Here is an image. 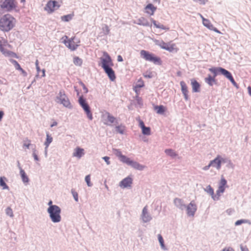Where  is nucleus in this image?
<instances>
[{"label": "nucleus", "instance_id": "10", "mask_svg": "<svg viewBox=\"0 0 251 251\" xmlns=\"http://www.w3.org/2000/svg\"><path fill=\"white\" fill-rule=\"evenodd\" d=\"M16 4L14 0H4L1 4L2 9H5L7 11H11L15 9Z\"/></svg>", "mask_w": 251, "mask_h": 251}, {"label": "nucleus", "instance_id": "25", "mask_svg": "<svg viewBox=\"0 0 251 251\" xmlns=\"http://www.w3.org/2000/svg\"><path fill=\"white\" fill-rule=\"evenodd\" d=\"M137 25L145 26H151L149 21L144 17H141L137 20V22L136 23Z\"/></svg>", "mask_w": 251, "mask_h": 251}, {"label": "nucleus", "instance_id": "49", "mask_svg": "<svg viewBox=\"0 0 251 251\" xmlns=\"http://www.w3.org/2000/svg\"><path fill=\"white\" fill-rule=\"evenodd\" d=\"M32 151H33L32 155L34 157V160L36 161H39V158L37 155V151H36V149L32 148Z\"/></svg>", "mask_w": 251, "mask_h": 251}, {"label": "nucleus", "instance_id": "1", "mask_svg": "<svg viewBox=\"0 0 251 251\" xmlns=\"http://www.w3.org/2000/svg\"><path fill=\"white\" fill-rule=\"evenodd\" d=\"M208 70L213 74V75L208 74L207 77L204 78L205 82L209 86H212L214 84H217V80L216 77L219 75H223L228 79L234 86L238 88V85L235 81L231 73L226 69L221 67H213L209 68Z\"/></svg>", "mask_w": 251, "mask_h": 251}, {"label": "nucleus", "instance_id": "12", "mask_svg": "<svg viewBox=\"0 0 251 251\" xmlns=\"http://www.w3.org/2000/svg\"><path fill=\"white\" fill-rule=\"evenodd\" d=\"M155 44L159 46L161 49H164L169 52H172L174 50V45L169 46L168 43H165L163 41L156 40Z\"/></svg>", "mask_w": 251, "mask_h": 251}, {"label": "nucleus", "instance_id": "61", "mask_svg": "<svg viewBox=\"0 0 251 251\" xmlns=\"http://www.w3.org/2000/svg\"><path fill=\"white\" fill-rule=\"evenodd\" d=\"M48 205L49 206V207H50L51 206H58L57 205L52 204V201L50 200L48 202Z\"/></svg>", "mask_w": 251, "mask_h": 251}, {"label": "nucleus", "instance_id": "24", "mask_svg": "<svg viewBox=\"0 0 251 251\" xmlns=\"http://www.w3.org/2000/svg\"><path fill=\"white\" fill-rule=\"evenodd\" d=\"M84 154V150L80 147H77L73 153V156L80 158Z\"/></svg>", "mask_w": 251, "mask_h": 251}, {"label": "nucleus", "instance_id": "23", "mask_svg": "<svg viewBox=\"0 0 251 251\" xmlns=\"http://www.w3.org/2000/svg\"><path fill=\"white\" fill-rule=\"evenodd\" d=\"M57 102L62 104L64 107H66L69 109H71L73 107L70 101V100L67 96H66V98H64V99H62V100H61L60 101H57Z\"/></svg>", "mask_w": 251, "mask_h": 251}, {"label": "nucleus", "instance_id": "18", "mask_svg": "<svg viewBox=\"0 0 251 251\" xmlns=\"http://www.w3.org/2000/svg\"><path fill=\"white\" fill-rule=\"evenodd\" d=\"M113 151L115 155L119 157L120 161L124 163H126L129 157L123 155L121 151L119 149H114Z\"/></svg>", "mask_w": 251, "mask_h": 251}, {"label": "nucleus", "instance_id": "63", "mask_svg": "<svg viewBox=\"0 0 251 251\" xmlns=\"http://www.w3.org/2000/svg\"><path fill=\"white\" fill-rule=\"evenodd\" d=\"M212 166L211 165H210V163H209V164L207 166H204L203 168V170H204V171H206V170H208L210 167Z\"/></svg>", "mask_w": 251, "mask_h": 251}, {"label": "nucleus", "instance_id": "43", "mask_svg": "<svg viewBox=\"0 0 251 251\" xmlns=\"http://www.w3.org/2000/svg\"><path fill=\"white\" fill-rule=\"evenodd\" d=\"M27 141L28 142L27 143H26V142H25L24 143V144H23L24 147H25L27 149H29V147H31L32 149V148H36L35 145L30 144V140L27 139Z\"/></svg>", "mask_w": 251, "mask_h": 251}, {"label": "nucleus", "instance_id": "19", "mask_svg": "<svg viewBox=\"0 0 251 251\" xmlns=\"http://www.w3.org/2000/svg\"><path fill=\"white\" fill-rule=\"evenodd\" d=\"M180 85L181 86V92L184 96V99L185 100H188L189 99V96L187 86L185 82L183 81H180Z\"/></svg>", "mask_w": 251, "mask_h": 251}, {"label": "nucleus", "instance_id": "56", "mask_svg": "<svg viewBox=\"0 0 251 251\" xmlns=\"http://www.w3.org/2000/svg\"><path fill=\"white\" fill-rule=\"evenodd\" d=\"M221 251H234V250L232 248L229 247L224 248Z\"/></svg>", "mask_w": 251, "mask_h": 251}, {"label": "nucleus", "instance_id": "44", "mask_svg": "<svg viewBox=\"0 0 251 251\" xmlns=\"http://www.w3.org/2000/svg\"><path fill=\"white\" fill-rule=\"evenodd\" d=\"M145 86L144 81L141 78L138 80L137 83L135 85L136 89H140Z\"/></svg>", "mask_w": 251, "mask_h": 251}, {"label": "nucleus", "instance_id": "32", "mask_svg": "<svg viewBox=\"0 0 251 251\" xmlns=\"http://www.w3.org/2000/svg\"><path fill=\"white\" fill-rule=\"evenodd\" d=\"M73 62L76 66H81L83 61L82 59L78 56H75L73 58Z\"/></svg>", "mask_w": 251, "mask_h": 251}, {"label": "nucleus", "instance_id": "58", "mask_svg": "<svg viewBox=\"0 0 251 251\" xmlns=\"http://www.w3.org/2000/svg\"><path fill=\"white\" fill-rule=\"evenodd\" d=\"M151 21L153 23V25H154V26H155L156 28H157V26H159L160 25V24H157V22L152 18H151Z\"/></svg>", "mask_w": 251, "mask_h": 251}, {"label": "nucleus", "instance_id": "22", "mask_svg": "<svg viewBox=\"0 0 251 251\" xmlns=\"http://www.w3.org/2000/svg\"><path fill=\"white\" fill-rule=\"evenodd\" d=\"M204 191L211 196L213 200L218 201L219 200V196L214 195V189L210 185L207 186L206 187L204 188Z\"/></svg>", "mask_w": 251, "mask_h": 251}, {"label": "nucleus", "instance_id": "48", "mask_svg": "<svg viewBox=\"0 0 251 251\" xmlns=\"http://www.w3.org/2000/svg\"><path fill=\"white\" fill-rule=\"evenodd\" d=\"M72 194L74 198V200L75 201L77 202L78 201V197L77 193L74 189L71 190Z\"/></svg>", "mask_w": 251, "mask_h": 251}, {"label": "nucleus", "instance_id": "15", "mask_svg": "<svg viewBox=\"0 0 251 251\" xmlns=\"http://www.w3.org/2000/svg\"><path fill=\"white\" fill-rule=\"evenodd\" d=\"M174 203L175 205L179 209L183 210L186 208V205L184 201L180 198H176L174 199Z\"/></svg>", "mask_w": 251, "mask_h": 251}, {"label": "nucleus", "instance_id": "46", "mask_svg": "<svg viewBox=\"0 0 251 251\" xmlns=\"http://www.w3.org/2000/svg\"><path fill=\"white\" fill-rule=\"evenodd\" d=\"M5 212L6 215L10 217H13L14 216L13 210L10 207L6 208L5 209Z\"/></svg>", "mask_w": 251, "mask_h": 251}, {"label": "nucleus", "instance_id": "33", "mask_svg": "<svg viewBox=\"0 0 251 251\" xmlns=\"http://www.w3.org/2000/svg\"><path fill=\"white\" fill-rule=\"evenodd\" d=\"M67 95L65 94V91L63 90H61L59 91L57 96L56 97V101H60L62 100V99H64V98H66Z\"/></svg>", "mask_w": 251, "mask_h": 251}, {"label": "nucleus", "instance_id": "42", "mask_svg": "<svg viewBox=\"0 0 251 251\" xmlns=\"http://www.w3.org/2000/svg\"><path fill=\"white\" fill-rule=\"evenodd\" d=\"M219 159L221 161V165L222 164V163H228L229 164H232L231 160L227 157H222L220 155Z\"/></svg>", "mask_w": 251, "mask_h": 251}, {"label": "nucleus", "instance_id": "62", "mask_svg": "<svg viewBox=\"0 0 251 251\" xmlns=\"http://www.w3.org/2000/svg\"><path fill=\"white\" fill-rule=\"evenodd\" d=\"M117 61L118 62H122L123 61V58L121 55H119L117 56Z\"/></svg>", "mask_w": 251, "mask_h": 251}, {"label": "nucleus", "instance_id": "40", "mask_svg": "<svg viewBox=\"0 0 251 251\" xmlns=\"http://www.w3.org/2000/svg\"><path fill=\"white\" fill-rule=\"evenodd\" d=\"M10 62L14 66L15 69L17 70L20 71L22 70V68L19 63L15 60L11 59Z\"/></svg>", "mask_w": 251, "mask_h": 251}, {"label": "nucleus", "instance_id": "6", "mask_svg": "<svg viewBox=\"0 0 251 251\" xmlns=\"http://www.w3.org/2000/svg\"><path fill=\"white\" fill-rule=\"evenodd\" d=\"M78 102L84 110L88 119L90 120H92L93 119L92 112L91 111V107L88 104L86 99L84 98L82 95H81L78 98Z\"/></svg>", "mask_w": 251, "mask_h": 251}, {"label": "nucleus", "instance_id": "5", "mask_svg": "<svg viewBox=\"0 0 251 251\" xmlns=\"http://www.w3.org/2000/svg\"><path fill=\"white\" fill-rule=\"evenodd\" d=\"M140 55L146 60L153 62L155 65H161L162 64V62L159 57L148 51L141 50Z\"/></svg>", "mask_w": 251, "mask_h": 251}, {"label": "nucleus", "instance_id": "11", "mask_svg": "<svg viewBox=\"0 0 251 251\" xmlns=\"http://www.w3.org/2000/svg\"><path fill=\"white\" fill-rule=\"evenodd\" d=\"M187 214L189 216L193 217L197 211V207L194 201H191L188 205H186Z\"/></svg>", "mask_w": 251, "mask_h": 251}, {"label": "nucleus", "instance_id": "52", "mask_svg": "<svg viewBox=\"0 0 251 251\" xmlns=\"http://www.w3.org/2000/svg\"><path fill=\"white\" fill-rule=\"evenodd\" d=\"M145 78H151L153 77L152 73L151 72H146L143 74Z\"/></svg>", "mask_w": 251, "mask_h": 251}, {"label": "nucleus", "instance_id": "31", "mask_svg": "<svg viewBox=\"0 0 251 251\" xmlns=\"http://www.w3.org/2000/svg\"><path fill=\"white\" fill-rule=\"evenodd\" d=\"M202 23L204 26L207 27L208 29H212L214 26L211 24L209 20L202 18Z\"/></svg>", "mask_w": 251, "mask_h": 251}, {"label": "nucleus", "instance_id": "21", "mask_svg": "<svg viewBox=\"0 0 251 251\" xmlns=\"http://www.w3.org/2000/svg\"><path fill=\"white\" fill-rule=\"evenodd\" d=\"M191 83L193 92L197 93L200 91L201 85L195 79H191Z\"/></svg>", "mask_w": 251, "mask_h": 251}, {"label": "nucleus", "instance_id": "51", "mask_svg": "<svg viewBox=\"0 0 251 251\" xmlns=\"http://www.w3.org/2000/svg\"><path fill=\"white\" fill-rule=\"evenodd\" d=\"M79 84L80 86H81L83 88V90L84 91V93H87L88 92V88L86 87V86H85V85L84 84V83L81 81H80L79 82Z\"/></svg>", "mask_w": 251, "mask_h": 251}, {"label": "nucleus", "instance_id": "35", "mask_svg": "<svg viewBox=\"0 0 251 251\" xmlns=\"http://www.w3.org/2000/svg\"><path fill=\"white\" fill-rule=\"evenodd\" d=\"M73 14H70L62 16L61 19L62 21L68 22L73 19Z\"/></svg>", "mask_w": 251, "mask_h": 251}, {"label": "nucleus", "instance_id": "17", "mask_svg": "<svg viewBox=\"0 0 251 251\" xmlns=\"http://www.w3.org/2000/svg\"><path fill=\"white\" fill-rule=\"evenodd\" d=\"M145 12L150 15V16H152L154 15V12L157 9V7L154 6L152 3H148L145 7Z\"/></svg>", "mask_w": 251, "mask_h": 251}, {"label": "nucleus", "instance_id": "4", "mask_svg": "<svg viewBox=\"0 0 251 251\" xmlns=\"http://www.w3.org/2000/svg\"><path fill=\"white\" fill-rule=\"evenodd\" d=\"M50 218L54 223H59L61 220V209L59 206H51L47 209Z\"/></svg>", "mask_w": 251, "mask_h": 251}, {"label": "nucleus", "instance_id": "20", "mask_svg": "<svg viewBox=\"0 0 251 251\" xmlns=\"http://www.w3.org/2000/svg\"><path fill=\"white\" fill-rule=\"evenodd\" d=\"M220 155H218L217 157L213 160L210 161V165L213 167H215L217 170L221 169V161L219 159Z\"/></svg>", "mask_w": 251, "mask_h": 251}, {"label": "nucleus", "instance_id": "47", "mask_svg": "<svg viewBox=\"0 0 251 251\" xmlns=\"http://www.w3.org/2000/svg\"><path fill=\"white\" fill-rule=\"evenodd\" d=\"M85 181L87 183V185L89 187H91L93 185V184L91 182V178L90 176L87 175L85 177Z\"/></svg>", "mask_w": 251, "mask_h": 251}, {"label": "nucleus", "instance_id": "60", "mask_svg": "<svg viewBox=\"0 0 251 251\" xmlns=\"http://www.w3.org/2000/svg\"><path fill=\"white\" fill-rule=\"evenodd\" d=\"M240 249L241 251H249L248 249L245 246L244 247L243 245H240Z\"/></svg>", "mask_w": 251, "mask_h": 251}, {"label": "nucleus", "instance_id": "3", "mask_svg": "<svg viewBox=\"0 0 251 251\" xmlns=\"http://www.w3.org/2000/svg\"><path fill=\"white\" fill-rule=\"evenodd\" d=\"M16 19L10 14L4 15L0 19V29L3 32H8L15 25Z\"/></svg>", "mask_w": 251, "mask_h": 251}, {"label": "nucleus", "instance_id": "34", "mask_svg": "<svg viewBox=\"0 0 251 251\" xmlns=\"http://www.w3.org/2000/svg\"><path fill=\"white\" fill-rule=\"evenodd\" d=\"M135 100L136 101V103L135 104V106L138 105L140 108L142 107L143 106V101L141 97H140L138 95H136L135 97Z\"/></svg>", "mask_w": 251, "mask_h": 251}, {"label": "nucleus", "instance_id": "50", "mask_svg": "<svg viewBox=\"0 0 251 251\" xmlns=\"http://www.w3.org/2000/svg\"><path fill=\"white\" fill-rule=\"evenodd\" d=\"M115 129L117 132L120 133L121 134H123L124 133V129H122L121 126H116Z\"/></svg>", "mask_w": 251, "mask_h": 251}, {"label": "nucleus", "instance_id": "57", "mask_svg": "<svg viewBox=\"0 0 251 251\" xmlns=\"http://www.w3.org/2000/svg\"><path fill=\"white\" fill-rule=\"evenodd\" d=\"M139 125L141 129H142L143 127H144L145 126L144 122L143 121H142L141 120H139Z\"/></svg>", "mask_w": 251, "mask_h": 251}, {"label": "nucleus", "instance_id": "14", "mask_svg": "<svg viewBox=\"0 0 251 251\" xmlns=\"http://www.w3.org/2000/svg\"><path fill=\"white\" fill-rule=\"evenodd\" d=\"M141 217L144 223H148L152 219L151 215L148 213L147 206H145L143 208Z\"/></svg>", "mask_w": 251, "mask_h": 251}, {"label": "nucleus", "instance_id": "27", "mask_svg": "<svg viewBox=\"0 0 251 251\" xmlns=\"http://www.w3.org/2000/svg\"><path fill=\"white\" fill-rule=\"evenodd\" d=\"M154 109L156 111V113L159 114H163L166 111L165 107L162 105L155 106Z\"/></svg>", "mask_w": 251, "mask_h": 251}, {"label": "nucleus", "instance_id": "59", "mask_svg": "<svg viewBox=\"0 0 251 251\" xmlns=\"http://www.w3.org/2000/svg\"><path fill=\"white\" fill-rule=\"evenodd\" d=\"M219 191H220L221 193H224L225 190V186H219L218 189Z\"/></svg>", "mask_w": 251, "mask_h": 251}, {"label": "nucleus", "instance_id": "2", "mask_svg": "<svg viewBox=\"0 0 251 251\" xmlns=\"http://www.w3.org/2000/svg\"><path fill=\"white\" fill-rule=\"evenodd\" d=\"M103 56L105 57H101L100 58L101 63L100 64H99V65L103 69L109 79L113 81L115 80L116 76L115 72L112 68L114 66L112 59L106 52H104Z\"/></svg>", "mask_w": 251, "mask_h": 251}, {"label": "nucleus", "instance_id": "39", "mask_svg": "<svg viewBox=\"0 0 251 251\" xmlns=\"http://www.w3.org/2000/svg\"><path fill=\"white\" fill-rule=\"evenodd\" d=\"M141 129L143 134L145 135H150L151 134V131L150 127L145 126Z\"/></svg>", "mask_w": 251, "mask_h": 251}, {"label": "nucleus", "instance_id": "13", "mask_svg": "<svg viewBox=\"0 0 251 251\" xmlns=\"http://www.w3.org/2000/svg\"><path fill=\"white\" fill-rule=\"evenodd\" d=\"M126 164L139 171H142L145 168V166L140 164L136 161L131 160L129 158H128Z\"/></svg>", "mask_w": 251, "mask_h": 251}, {"label": "nucleus", "instance_id": "54", "mask_svg": "<svg viewBox=\"0 0 251 251\" xmlns=\"http://www.w3.org/2000/svg\"><path fill=\"white\" fill-rule=\"evenodd\" d=\"M226 183H227L226 180L224 178H222L221 180L220 186H225V185L226 184Z\"/></svg>", "mask_w": 251, "mask_h": 251}, {"label": "nucleus", "instance_id": "28", "mask_svg": "<svg viewBox=\"0 0 251 251\" xmlns=\"http://www.w3.org/2000/svg\"><path fill=\"white\" fill-rule=\"evenodd\" d=\"M52 137L51 136V135L49 134V132H47L46 134V141L44 143V145L45 146H46V148H48L49 145L52 142Z\"/></svg>", "mask_w": 251, "mask_h": 251}, {"label": "nucleus", "instance_id": "16", "mask_svg": "<svg viewBox=\"0 0 251 251\" xmlns=\"http://www.w3.org/2000/svg\"><path fill=\"white\" fill-rule=\"evenodd\" d=\"M133 179L131 177L128 176L127 177L124 178L120 182V186L123 188H127L131 187Z\"/></svg>", "mask_w": 251, "mask_h": 251}, {"label": "nucleus", "instance_id": "7", "mask_svg": "<svg viewBox=\"0 0 251 251\" xmlns=\"http://www.w3.org/2000/svg\"><path fill=\"white\" fill-rule=\"evenodd\" d=\"M101 118L104 121L103 123L105 125L111 126L112 124H118L116 118L107 111L102 112Z\"/></svg>", "mask_w": 251, "mask_h": 251}, {"label": "nucleus", "instance_id": "53", "mask_svg": "<svg viewBox=\"0 0 251 251\" xmlns=\"http://www.w3.org/2000/svg\"><path fill=\"white\" fill-rule=\"evenodd\" d=\"M102 159L104 160V161L106 162L107 165H109L111 164V162L109 161V160H110L109 157H108L107 156H105L103 157Z\"/></svg>", "mask_w": 251, "mask_h": 251}, {"label": "nucleus", "instance_id": "29", "mask_svg": "<svg viewBox=\"0 0 251 251\" xmlns=\"http://www.w3.org/2000/svg\"><path fill=\"white\" fill-rule=\"evenodd\" d=\"M3 55L5 56L12 57L15 58H18V56L17 54L12 51L8 50L6 49L4 50V51L2 53Z\"/></svg>", "mask_w": 251, "mask_h": 251}, {"label": "nucleus", "instance_id": "30", "mask_svg": "<svg viewBox=\"0 0 251 251\" xmlns=\"http://www.w3.org/2000/svg\"><path fill=\"white\" fill-rule=\"evenodd\" d=\"M164 151L167 155L170 156L173 158H174L177 155V153L171 149H166Z\"/></svg>", "mask_w": 251, "mask_h": 251}, {"label": "nucleus", "instance_id": "64", "mask_svg": "<svg viewBox=\"0 0 251 251\" xmlns=\"http://www.w3.org/2000/svg\"><path fill=\"white\" fill-rule=\"evenodd\" d=\"M0 84H6V80L4 78H2V79H0Z\"/></svg>", "mask_w": 251, "mask_h": 251}, {"label": "nucleus", "instance_id": "41", "mask_svg": "<svg viewBox=\"0 0 251 251\" xmlns=\"http://www.w3.org/2000/svg\"><path fill=\"white\" fill-rule=\"evenodd\" d=\"M158 239L161 248L163 250H166V249L164 244V239L161 234L158 235Z\"/></svg>", "mask_w": 251, "mask_h": 251}, {"label": "nucleus", "instance_id": "38", "mask_svg": "<svg viewBox=\"0 0 251 251\" xmlns=\"http://www.w3.org/2000/svg\"><path fill=\"white\" fill-rule=\"evenodd\" d=\"M5 43H6V41L4 40L2 37H0V51L2 53L5 49L4 48V46H5Z\"/></svg>", "mask_w": 251, "mask_h": 251}, {"label": "nucleus", "instance_id": "36", "mask_svg": "<svg viewBox=\"0 0 251 251\" xmlns=\"http://www.w3.org/2000/svg\"><path fill=\"white\" fill-rule=\"evenodd\" d=\"M5 177H0V186L2 187L3 189H9L8 186L5 183L4 179H5Z\"/></svg>", "mask_w": 251, "mask_h": 251}, {"label": "nucleus", "instance_id": "45", "mask_svg": "<svg viewBox=\"0 0 251 251\" xmlns=\"http://www.w3.org/2000/svg\"><path fill=\"white\" fill-rule=\"evenodd\" d=\"M102 30L104 35H108L110 32V29L107 25H104L102 28Z\"/></svg>", "mask_w": 251, "mask_h": 251}, {"label": "nucleus", "instance_id": "8", "mask_svg": "<svg viewBox=\"0 0 251 251\" xmlns=\"http://www.w3.org/2000/svg\"><path fill=\"white\" fill-rule=\"evenodd\" d=\"M60 4L56 0H49L45 8V10L51 13L60 7Z\"/></svg>", "mask_w": 251, "mask_h": 251}, {"label": "nucleus", "instance_id": "26", "mask_svg": "<svg viewBox=\"0 0 251 251\" xmlns=\"http://www.w3.org/2000/svg\"><path fill=\"white\" fill-rule=\"evenodd\" d=\"M20 174L22 179V181L24 183H27L29 181V178L26 175L25 171L22 169V167H20Z\"/></svg>", "mask_w": 251, "mask_h": 251}, {"label": "nucleus", "instance_id": "55", "mask_svg": "<svg viewBox=\"0 0 251 251\" xmlns=\"http://www.w3.org/2000/svg\"><path fill=\"white\" fill-rule=\"evenodd\" d=\"M194 1L199 2L200 4L204 5L208 0H193Z\"/></svg>", "mask_w": 251, "mask_h": 251}, {"label": "nucleus", "instance_id": "9", "mask_svg": "<svg viewBox=\"0 0 251 251\" xmlns=\"http://www.w3.org/2000/svg\"><path fill=\"white\" fill-rule=\"evenodd\" d=\"M64 37L65 38V39L64 40L63 43L65 45V46L71 50L74 51L76 50L78 45L75 44L74 43V40L75 37H72L70 39H68V37L67 36H65Z\"/></svg>", "mask_w": 251, "mask_h": 251}, {"label": "nucleus", "instance_id": "37", "mask_svg": "<svg viewBox=\"0 0 251 251\" xmlns=\"http://www.w3.org/2000/svg\"><path fill=\"white\" fill-rule=\"evenodd\" d=\"M251 224V223L250 220H247V219H240L238 220L235 223V226H238L241 225L242 224Z\"/></svg>", "mask_w": 251, "mask_h": 251}]
</instances>
